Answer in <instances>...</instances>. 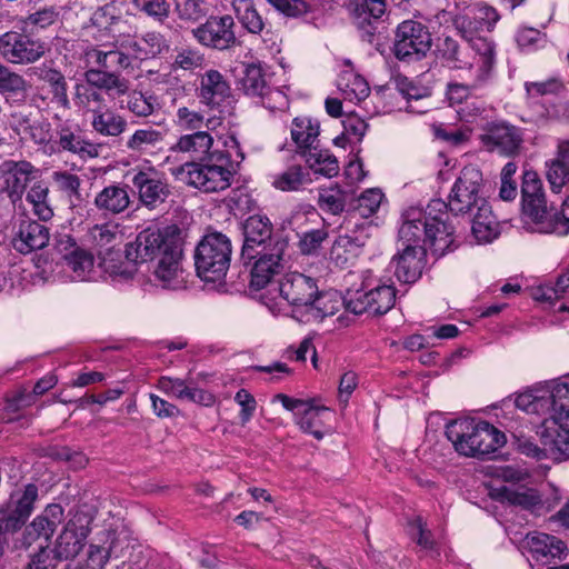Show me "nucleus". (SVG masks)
Listing matches in <instances>:
<instances>
[{
  "instance_id": "1",
  "label": "nucleus",
  "mask_w": 569,
  "mask_h": 569,
  "mask_svg": "<svg viewBox=\"0 0 569 569\" xmlns=\"http://www.w3.org/2000/svg\"><path fill=\"white\" fill-rule=\"evenodd\" d=\"M243 244L240 259L243 264L253 263L250 269V287L263 289L274 274L284 269V256L289 242L286 237L273 232V224L264 214L249 216L241 224Z\"/></svg>"
},
{
  "instance_id": "2",
  "label": "nucleus",
  "mask_w": 569,
  "mask_h": 569,
  "mask_svg": "<svg viewBox=\"0 0 569 569\" xmlns=\"http://www.w3.org/2000/svg\"><path fill=\"white\" fill-rule=\"evenodd\" d=\"M124 258V263L136 269L138 263L158 258L154 276L161 287L176 290L183 286L182 242L177 227L142 230L134 241L127 243Z\"/></svg>"
},
{
  "instance_id": "3",
  "label": "nucleus",
  "mask_w": 569,
  "mask_h": 569,
  "mask_svg": "<svg viewBox=\"0 0 569 569\" xmlns=\"http://www.w3.org/2000/svg\"><path fill=\"white\" fill-rule=\"evenodd\" d=\"M446 436L456 451L466 457L482 459L496 452L506 442V436L487 421L458 419L446 426Z\"/></svg>"
},
{
  "instance_id": "4",
  "label": "nucleus",
  "mask_w": 569,
  "mask_h": 569,
  "mask_svg": "<svg viewBox=\"0 0 569 569\" xmlns=\"http://www.w3.org/2000/svg\"><path fill=\"white\" fill-rule=\"evenodd\" d=\"M231 253V241L226 234L218 231L207 233L194 251L197 274L206 282L221 281L229 270Z\"/></svg>"
},
{
  "instance_id": "5",
  "label": "nucleus",
  "mask_w": 569,
  "mask_h": 569,
  "mask_svg": "<svg viewBox=\"0 0 569 569\" xmlns=\"http://www.w3.org/2000/svg\"><path fill=\"white\" fill-rule=\"evenodd\" d=\"M187 183L203 192H219L231 186L237 173L229 154L212 152L202 162L186 163Z\"/></svg>"
},
{
  "instance_id": "6",
  "label": "nucleus",
  "mask_w": 569,
  "mask_h": 569,
  "mask_svg": "<svg viewBox=\"0 0 569 569\" xmlns=\"http://www.w3.org/2000/svg\"><path fill=\"white\" fill-rule=\"evenodd\" d=\"M518 409L527 413H543L551 411L550 418L565 420V426H569L568 413H563L569 408V385L558 383L551 390L529 389L519 393L515 399Z\"/></svg>"
},
{
  "instance_id": "7",
  "label": "nucleus",
  "mask_w": 569,
  "mask_h": 569,
  "mask_svg": "<svg viewBox=\"0 0 569 569\" xmlns=\"http://www.w3.org/2000/svg\"><path fill=\"white\" fill-rule=\"evenodd\" d=\"M118 226L102 223L93 226L89 231L91 242L98 249L100 267L112 277H121L124 280L132 279L137 272L133 264L121 260L120 250H114L118 238Z\"/></svg>"
},
{
  "instance_id": "8",
  "label": "nucleus",
  "mask_w": 569,
  "mask_h": 569,
  "mask_svg": "<svg viewBox=\"0 0 569 569\" xmlns=\"http://www.w3.org/2000/svg\"><path fill=\"white\" fill-rule=\"evenodd\" d=\"M49 50L48 43L32 32L7 31L0 34V54L12 64H31L39 61Z\"/></svg>"
},
{
  "instance_id": "9",
  "label": "nucleus",
  "mask_w": 569,
  "mask_h": 569,
  "mask_svg": "<svg viewBox=\"0 0 569 569\" xmlns=\"http://www.w3.org/2000/svg\"><path fill=\"white\" fill-rule=\"evenodd\" d=\"M432 44L427 26L416 20H405L396 29L393 53L400 61H418L426 57Z\"/></svg>"
},
{
  "instance_id": "10",
  "label": "nucleus",
  "mask_w": 569,
  "mask_h": 569,
  "mask_svg": "<svg viewBox=\"0 0 569 569\" xmlns=\"http://www.w3.org/2000/svg\"><path fill=\"white\" fill-rule=\"evenodd\" d=\"M483 178L482 172L475 166H466L456 180L449 202L448 211L455 214L472 213L482 202L487 200L480 196Z\"/></svg>"
},
{
  "instance_id": "11",
  "label": "nucleus",
  "mask_w": 569,
  "mask_h": 569,
  "mask_svg": "<svg viewBox=\"0 0 569 569\" xmlns=\"http://www.w3.org/2000/svg\"><path fill=\"white\" fill-rule=\"evenodd\" d=\"M521 207L523 214L538 226L539 231L546 232L547 222L556 208L548 206L542 181L536 171L527 170L522 174Z\"/></svg>"
},
{
  "instance_id": "12",
  "label": "nucleus",
  "mask_w": 569,
  "mask_h": 569,
  "mask_svg": "<svg viewBox=\"0 0 569 569\" xmlns=\"http://www.w3.org/2000/svg\"><path fill=\"white\" fill-rule=\"evenodd\" d=\"M396 302V288L389 284L378 286L371 290H348L342 298L346 310L355 315H386Z\"/></svg>"
},
{
  "instance_id": "13",
  "label": "nucleus",
  "mask_w": 569,
  "mask_h": 569,
  "mask_svg": "<svg viewBox=\"0 0 569 569\" xmlns=\"http://www.w3.org/2000/svg\"><path fill=\"white\" fill-rule=\"evenodd\" d=\"M479 139L489 152L512 158L520 153L523 133L520 128L508 121L495 120L486 123Z\"/></svg>"
},
{
  "instance_id": "14",
  "label": "nucleus",
  "mask_w": 569,
  "mask_h": 569,
  "mask_svg": "<svg viewBox=\"0 0 569 569\" xmlns=\"http://www.w3.org/2000/svg\"><path fill=\"white\" fill-rule=\"evenodd\" d=\"M234 27L230 14L210 16L206 22L192 30V36L201 46L223 51L239 43Z\"/></svg>"
},
{
  "instance_id": "15",
  "label": "nucleus",
  "mask_w": 569,
  "mask_h": 569,
  "mask_svg": "<svg viewBox=\"0 0 569 569\" xmlns=\"http://www.w3.org/2000/svg\"><path fill=\"white\" fill-rule=\"evenodd\" d=\"M431 201H439L442 206L438 213H432L435 220L429 221L427 229L426 242L429 246L431 253L436 258H441L448 252L455 251L459 247L456 236V229L450 221L447 202L441 199H432Z\"/></svg>"
},
{
  "instance_id": "16",
  "label": "nucleus",
  "mask_w": 569,
  "mask_h": 569,
  "mask_svg": "<svg viewBox=\"0 0 569 569\" xmlns=\"http://www.w3.org/2000/svg\"><path fill=\"white\" fill-rule=\"evenodd\" d=\"M497 496L501 501H506L512 506L530 511L535 516H545L552 511L560 502V495L555 491L552 498L542 499L539 491L535 488L525 486L519 487H501L497 491Z\"/></svg>"
},
{
  "instance_id": "17",
  "label": "nucleus",
  "mask_w": 569,
  "mask_h": 569,
  "mask_svg": "<svg viewBox=\"0 0 569 569\" xmlns=\"http://www.w3.org/2000/svg\"><path fill=\"white\" fill-rule=\"evenodd\" d=\"M439 201H430L425 210L410 209L405 213V220L401 224L398 237L402 247L427 246V229L432 227L429 221L435 220L430 217L441 210Z\"/></svg>"
},
{
  "instance_id": "18",
  "label": "nucleus",
  "mask_w": 569,
  "mask_h": 569,
  "mask_svg": "<svg viewBox=\"0 0 569 569\" xmlns=\"http://www.w3.org/2000/svg\"><path fill=\"white\" fill-rule=\"evenodd\" d=\"M90 532L89 520L84 515H76L64 526L50 549L56 559L61 562L74 558L83 548Z\"/></svg>"
},
{
  "instance_id": "19",
  "label": "nucleus",
  "mask_w": 569,
  "mask_h": 569,
  "mask_svg": "<svg viewBox=\"0 0 569 569\" xmlns=\"http://www.w3.org/2000/svg\"><path fill=\"white\" fill-rule=\"evenodd\" d=\"M141 204L152 210L164 203L171 194L170 187L161 173L153 168L139 170L131 179Z\"/></svg>"
},
{
  "instance_id": "20",
  "label": "nucleus",
  "mask_w": 569,
  "mask_h": 569,
  "mask_svg": "<svg viewBox=\"0 0 569 569\" xmlns=\"http://www.w3.org/2000/svg\"><path fill=\"white\" fill-rule=\"evenodd\" d=\"M53 144L60 151L77 154L82 159L96 158L99 154L98 147L82 137L80 126L72 120H61L53 131Z\"/></svg>"
},
{
  "instance_id": "21",
  "label": "nucleus",
  "mask_w": 569,
  "mask_h": 569,
  "mask_svg": "<svg viewBox=\"0 0 569 569\" xmlns=\"http://www.w3.org/2000/svg\"><path fill=\"white\" fill-rule=\"evenodd\" d=\"M38 169L27 160H6L0 164L3 191L16 202L22 198L27 186L36 178Z\"/></svg>"
},
{
  "instance_id": "22",
  "label": "nucleus",
  "mask_w": 569,
  "mask_h": 569,
  "mask_svg": "<svg viewBox=\"0 0 569 569\" xmlns=\"http://www.w3.org/2000/svg\"><path fill=\"white\" fill-rule=\"evenodd\" d=\"M500 19L497 10L485 3H476L465 13L452 17V24L461 37L475 36L480 31H491Z\"/></svg>"
},
{
  "instance_id": "23",
  "label": "nucleus",
  "mask_w": 569,
  "mask_h": 569,
  "mask_svg": "<svg viewBox=\"0 0 569 569\" xmlns=\"http://www.w3.org/2000/svg\"><path fill=\"white\" fill-rule=\"evenodd\" d=\"M196 92L200 103L210 109H219L232 98L228 80L216 69H210L200 77Z\"/></svg>"
},
{
  "instance_id": "24",
  "label": "nucleus",
  "mask_w": 569,
  "mask_h": 569,
  "mask_svg": "<svg viewBox=\"0 0 569 569\" xmlns=\"http://www.w3.org/2000/svg\"><path fill=\"white\" fill-rule=\"evenodd\" d=\"M281 297L296 308H306L318 293L317 280L300 272H289L279 282Z\"/></svg>"
},
{
  "instance_id": "25",
  "label": "nucleus",
  "mask_w": 569,
  "mask_h": 569,
  "mask_svg": "<svg viewBox=\"0 0 569 569\" xmlns=\"http://www.w3.org/2000/svg\"><path fill=\"white\" fill-rule=\"evenodd\" d=\"M63 519V508L58 503L46 507L41 515L37 516L22 533V546L29 548L37 540L48 542Z\"/></svg>"
},
{
  "instance_id": "26",
  "label": "nucleus",
  "mask_w": 569,
  "mask_h": 569,
  "mask_svg": "<svg viewBox=\"0 0 569 569\" xmlns=\"http://www.w3.org/2000/svg\"><path fill=\"white\" fill-rule=\"evenodd\" d=\"M50 240L49 228L36 220L23 219L12 238V247L21 254H29L48 246Z\"/></svg>"
},
{
  "instance_id": "27",
  "label": "nucleus",
  "mask_w": 569,
  "mask_h": 569,
  "mask_svg": "<svg viewBox=\"0 0 569 569\" xmlns=\"http://www.w3.org/2000/svg\"><path fill=\"white\" fill-rule=\"evenodd\" d=\"M563 413H568L569 408ZM540 442L552 455H561L569 458V426H565V420L560 421L557 417L545 419L537 429Z\"/></svg>"
},
{
  "instance_id": "28",
  "label": "nucleus",
  "mask_w": 569,
  "mask_h": 569,
  "mask_svg": "<svg viewBox=\"0 0 569 569\" xmlns=\"http://www.w3.org/2000/svg\"><path fill=\"white\" fill-rule=\"evenodd\" d=\"M426 254L425 246L403 247L401 252L392 259V263H396L395 276L397 279L403 283L416 282L421 277Z\"/></svg>"
},
{
  "instance_id": "29",
  "label": "nucleus",
  "mask_w": 569,
  "mask_h": 569,
  "mask_svg": "<svg viewBox=\"0 0 569 569\" xmlns=\"http://www.w3.org/2000/svg\"><path fill=\"white\" fill-rule=\"evenodd\" d=\"M241 90L246 96L260 98L266 104L264 99L271 94H279L266 80V72L260 61L243 63L242 77L240 79Z\"/></svg>"
},
{
  "instance_id": "30",
  "label": "nucleus",
  "mask_w": 569,
  "mask_h": 569,
  "mask_svg": "<svg viewBox=\"0 0 569 569\" xmlns=\"http://www.w3.org/2000/svg\"><path fill=\"white\" fill-rule=\"evenodd\" d=\"M93 203L103 216L120 214L131 203L129 187L120 183L107 186L96 194Z\"/></svg>"
},
{
  "instance_id": "31",
  "label": "nucleus",
  "mask_w": 569,
  "mask_h": 569,
  "mask_svg": "<svg viewBox=\"0 0 569 569\" xmlns=\"http://www.w3.org/2000/svg\"><path fill=\"white\" fill-rule=\"evenodd\" d=\"M387 9V0H362L353 9V23L361 32V38L371 42L376 27L371 19H380Z\"/></svg>"
},
{
  "instance_id": "32",
  "label": "nucleus",
  "mask_w": 569,
  "mask_h": 569,
  "mask_svg": "<svg viewBox=\"0 0 569 569\" xmlns=\"http://www.w3.org/2000/svg\"><path fill=\"white\" fill-rule=\"evenodd\" d=\"M83 77L90 87L102 90L109 96L121 97L130 89V81L118 70L88 69Z\"/></svg>"
},
{
  "instance_id": "33",
  "label": "nucleus",
  "mask_w": 569,
  "mask_h": 569,
  "mask_svg": "<svg viewBox=\"0 0 569 569\" xmlns=\"http://www.w3.org/2000/svg\"><path fill=\"white\" fill-rule=\"evenodd\" d=\"M527 545L532 557L542 562L561 558L567 551V546L561 539L543 532L527 535Z\"/></svg>"
},
{
  "instance_id": "34",
  "label": "nucleus",
  "mask_w": 569,
  "mask_h": 569,
  "mask_svg": "<svg viewBox=\"0 0 569 569\" xmlns=\"http://www.w3.org/2000/svg\"><path fill=\"white\" fill-rule=\"evenodd\" d=\"M437 57L451 70L470 69L473 66L467 48H462L459 41L450 36L438 39Z\"/></svg>"
},
{
  "instance_id": "35",
  "label": "nucleus",
  "mask_w": 569,
  "mask_h": 569,
  "mask_svg": "<svg viewBox=\"0 0 569 569\" xmlns=\"http://www.w3.org/2000/svg\"><path fill=\"white\" fill-rule=\"evenodd\" d=\"M91 127L94 132L103 137H118L127 128L126 119L107 106L91 109Z\"/></svg>"
},
{
  "instance_id": "36",
  "label": "nucleus",
  "mask_w": 569,
  "mask_h": 569,
  "mask_svg": "<svg viewBox=\"0 0 569 569\" xmlns=\"http://www.w3.org/2000/svg\"><path fill=\"white\" fill-rule=\"evenodd\" d=\"M213 138L208 131H194L193 133L181 136L172 150L190 153L193 158L202 161L212 153Z\"/></svg>"
},
{
  "instance_id": "37",
  "label": "nucleus",
  "mask_w": 569,
  "mask_h": 569,
  "mask_svg": "<svg viewBox=\"0 0 569 569\" xmlns=\"http://www.w3.org/2000/svg\"><path fill=\"white\" fill-rule=\"evenodd\" d=\"M461 38L465 39L469 43L470 48L480 56L481 62L477 74L479 76L480 82H488L491 78V72L496 63L495 43L487 38L477 37L476 34Z\"/></svg>"
},
{
  "instance_id": "38",
  "label": "nucleus",
  "mask_w": 569,
  "mask_h": 569,
  "mask_svg": "<svg viewBox=\"0 0 569 569\" xmlns=\"http://www.w3.org/2000/svg\"><path fill=\"white\" fill-rule=\"evenodd\" d=\"M298 153L315 173L332 178L339 172L338 160L329 150L318 149L317 146H312L308 150L298 151Z\"/></svg>"
},
{
  "instance_id": "39",
  "label": "nucleus",
  "mask_w": 569,
  "mask_h": 569,
  "mask_svg": "<svg viewBox=\"0 0 569 569\" xmlns=\"http://www.w3.org/2000/svg\"><path fill=\"white\" fill-rule=\"evenodd\" d=\"M472 233L479 242H490L499 234V223L492 214L488 201L477 208L472 219Z\"/></svg>"
},
{
  "instance_id": "40",
  "label": "nucleus",
  "mask_w": 569,
  "mask_h": 569,
  "mask_svg": "<svg viewBox=\"0 0 569 569\" xmlns=\"http://www.w3.org/2000/svg\"><path fill=\"white\" fill-rule=\"evenodd\" d=\"M39 79L48 84L52 102L67 110L71 108L68 96V82L60 70L43 67L40 69Z\"/></svg>"
},
{
  "instance_id": "41",
  "label": "nucleus",
  "mask_w": 569,
  "mask_h": 569,
  "mask_svg": "<svg viewBox=\"0 0 569 569\" xmlns=\"http://www.w3.org/2000/svg\"><path fill=\"white\" fill-rule=\"evenodd\" d=\"M0 93L14 102H24L28 96V82L26 79L1 62Z\"/></svg>"
},
{
  "instance_id": "42",
  "label": "nucleus",
  "mask_w": 569,
  "mask_h": 569,
  "mask_svg": "<svg viewBox=\"0 0 569 569\" xmlns=\"http://www.w3.org/2000/svg\"><path fill=\"white\" fill-rule=\"evenodd\" d=\"M350 192L341 189L338 184L320 188L318 192L319 208L331 214H340L349 208Z\"/></svg>"
},
{
  "instance_id": "43",
  "label": "nucleus",
  "mask_w": 569,
  "mask_h": 569,
  "mask_svg": "<svg viewBox=\"0 0 569 569\" xmlns=\"http://www.w3.org/2000/svg\"><path fill=\"white\" fill-rule=\"evenodd\" d=\"M122 4L117 1H110L92 13L90 21L99 30L114 33L122 22Z\"/></svg>"
},
{
  "instance_id": "44",
  "label": "nucleus",
  "mask_w": 569,
  "mask_h": 569,
  "mask_svg": "<svg viewBox=\"0 0 569 569\" xmlns=\"http://www.w3.org/2000/svg\"><path fill=\"white\" fill-rule=\"evenodd\" d=\"M319 133L320 126L317 121H312L307 117H298L293 119L291 138L297 144L298 151L308 150L315 146Z\"/></svg>"
},
{
  "instance_id": "45",
  "label": "nucleus",
  "mask_w": 569,
  "mask_h": 569,
  "mask_svg": "<svg viewBox=\"0 0 569 569\" xmlns=\"http://www.w3.org/2000/svg\"><path fill=\"white\" fill-rule=\"evenodd\" d=\"M311 182L310 173L300 164H292L284 171L273 176L272 186L281 191H298Z\"/></svg>"
},
{
  "instance_id": "46",
  "label": "nucleus",
  "mask_w": 569,
  "mask_h": 569,
  "mask_svg": "<svg viewBox=\"0 0 569 569\" xmlns=\"http://www.w3.org/2000/svg\"><path fill=\"white\" fill-rule=\"evenodd\" d=\"M383 193L379 189H368L359 197L353 198L350 193V202L347 211L351 217L359 216L360 218H369L377 212Z\"/></svg>"
},
{
  "instance_id": "47",
  "label": "nucleus",
  "mask_w": 569,
  "mask_h": 569,
  "mask_svg": "<svg viewBox=\"0 0 569 569\" xmlns=\"http://www.w3.org/2000/svg\"><path fill=\"white\" fill-rule=\"evenodd\" d=\"M340 309V300L336 291H320L305 308L306 313L315 319H323L328 316L336 315Z\"/></svg>"
},
{
  "instance_id": "48",
  "label": "nucleus",
  "mask_w": 569,
  "mask_h": 569,
  "mask_svg": "<svg viewBox=\"0 0 569 569\" xmlns=\"http://www.w3.org/2000/svg\"><path fill=\"white\" fill-rule=\"evenodd\" d=\"M397 89L400 94L407 100V111L415 113H425L428 110V106H413L412 102H420L429 99L431 91L429 88L416 86L407 78H398L396 80Z\"/></svg>"
},
{
  "instance_id": "49",
  "label": "nucleus",
  "mask_w": 569,
  "mask_h": 569,
  "mask_svg": "<svg viewBox=\"0 0 569 569\" xmlns=\"http://www.w3.org/2000/svg\"><path fill=\"white\" fill-rule=\"evenodd\" d=\"M37 499L38 487L33 483H28L23 488L14 490L6 506L28 520L33 511Z\"/></svg>"
},
{
  "instance_id": "50",
  "label": "nucleus",
  "mask_w": 569,
  "mask_h": 569,
  "mask_svg": "<svg viewBox=\"0 0 569 569\" xmlns=\"http://www.w3.org/2000/svg\"><path fill=\"white\" fill-rule=\"evenodd\" d=\"M329 412V409L325 406H315L312 401L308 400L306 406L298 413V425L303 432L311 433L316 439L323 438V431L321 430V415Z\"/></svg>"
},
{
  "instance_id": "51",
  "label": "nucleus",
  "mask_w": 569,
  "mask_h": 569,
  "mask_svg": "<svg viewBox=\"0 0 569 569\" xmlns=\"http://www.w3.org/2000/svg\"><path fill=\"white\" fill-rule=\"evenodd\" d=\"M49 188L40 181L34 183L27 193V201L32 206L33 213L42 221L53 217V210L48 200Z\"/></svg>"
},
{
  "instance_id": "52",
  "label": "nucleus",
  "mask_w": 569,
  "mask_h": 569,
  "mask_svg": "<svg viewBox=\"0 0 569 569\" xmlns=\"http://www.w3.org/2000/svg\"><path fill=\"white\" fill-rule=\"evenodd\" d=\"M67 241L70 242L73 249L64 254V260L78 278L84 279L87 273L93 268V256L87 250L79 248L72 238L68 237Z\"/></svg>"
},
{
  "instance_id": "53",
  "label": "nucleus",
  "mask_w": 569,
  "mask_h": 569,
  "mask_svg": "<svg viewBox=\"0 0 569 569\" xmlns=\"http://www.w3.org/2000/svg\"><path fill=\"white\" fill-rule=\"evenodd\" d=\"M338 88L343 92L345 99L362 101L370 92L368 82L353 72H346L338 82Z\"/></svg>"
},
{
  "instance_id": "54",
  "label": "nucleus",
  "mask_w": 569,
  "mask_h": 569,
  "mask_svg": "<svg viewBox=\"0 0 569 569\" xmlns=\"http://www.w3.org/2000/svg\"><path fill=\"white\" fill-rule=\"evenodd\" d=\"M243 6H234V11L238 21L251 34H260L264 27L266 22L262 16L258 12L253 3L244 2Z\"/></svg>"
},
{
  "instance_id": "55",
  "label": "nucleus",
  "mask_w": 569,
  "mask_h": 569,
  "mask_svg": "<svg viewBox=\"0 0 569 569\" xmlns=\"http://www.w3.org/2000/svg\"><path fill=\"white\" fill-rule=\"evenodd\" d=\"M58 17L59 12L56 7L49 6L29 13L20 20V23L24 31H29L34 34L36 30L46 29L56 23Z\"/></svg>"
},
{
  "instance_id": "56",
  "label": "nucleus",
  "mask_w": 569,
  "mask_h": 569,
  "mask_svg": "<svg viewBox=\"0 0 569 569\" xmlns=\"http://www.w3.org/2000/svg\"><path fill=\"white\" fill-rule=\"evenodd\" d=\"M174 13L184 22L194 23L208 13L207 0H173Z\"/></svg>"
},
{
  "instance_id": "57",
  "label": "nucleus",
  "mask_w": 569,
  "mask_h": 569,
  "mask_svg": "<svg viewBox=\"0 0 569 569\" xmlns=\"http://www.w3.org/2000/svg\"><path fill=\"white\" fill-rule=\"evenodd\" d=\"M132 2L140 12L160 24H163L170 17L168 0H132Z\"/></svg>"
},
{
  "instance_id": "58",
  "label": "nucleus",
  "mask_w": 569,
  "mask_h": 569,
  "mask_svg": "<svg viewBox=\"0 0 569 569\" xmlns=\"http://www.w3.org/2000/svg\"><path fill=\"white\" fill-rule=\"evenodd\" d=\"M487 82H480L477 74L470 84L456 81L448 82L446 89V98L450 106L461 104L467 101L473 91L483 87Z\"/></svg>"
},
{
  "instance_id": "59",
  "label": "nucleus",
  "mask_w": 569,
  "mask_h": 569,
  "mask_svg": "<svg viewBox=\"0 0 569 569\" xmlns=\"http://www.w3.org/2000/svg\"><path fill=\"white\" fill-rule=\"evenodd\" d=\"M74 102L78 107L87 108L90 112L93 108H103L106 106L99 90L90 87L88 83H76Z\"/></svg>"
},
{
  "instance_id": "60",
  "label": "nucleus",
  "mask_w": 569,
  "mask_h": 569,
  "mask_svg": "<svg viewBox=\"0 0 569 569\" xmlns=\"http://www.w3.org/2000/svg\"><path fill=\"white\" fill-rule=\"evenodd\" d=\"M162 140V133L152 128L139 129L128 139L126 146L131 151L142 152L149 147H154Z\"/></svg>"
},
{
  "instance_id": "61",
  "label": "nucleus",
  "mask_w": 569,
  "mask_h": 569,
  "mask_svg": "<svg viewBox=\"0 0 569 569\" xmlns=\"http://www.w3.org/2000/svg\"><path fill=\"white\" fill-rule=\"evenodd\" d=\"M227 207L237 217L254 211L258 204L244 189H236L227 198Z\"/></svg>"
},
{
  "instance_id": "62",
  "label": "nucleus",
  "mask_w": 569,
  "mask_h": 569,
  "mask_svg": "<svg viewBox=\"0 0 569 569\" xmlns=\"http://www.w3.org/2000/svg\"><path fill=\"white\" fill-rule=\"evenodd\" d=\"M53 178L54 181L58 183L59 189L69 197L70 202L72 204L82 201V197L80 193L81 179L77 174L67 171L54 172Z\"/></svg>"
},
{
  "instance_id": "63",
  "label": "nucleus",
  "mask_w": 569,
  "mask_h": 569,
  "mask_svg": "<svg viewBox=\"0 0 569 569\" xmlns=\"http://www.w3.org/2000/svg\"><path fill=\"white\" fill-rule=\"evenodd\" d=\"M111 547L90 545L87 551V558L77 566L81 569H103L109 561Z\"/></svg>"
},
{
  "instance_id": "64",
  "label": "nucleus",
  "mask_w": 569,
  "mask_h": 569,
  "mask_svg": "<svg viewBox=\"0 0 569 569\" xmlns=\"http://www.w3.org/2000/svg\"><path fill=\"white\" fill-rule=\"evenodd\" d=\"M545 233H556L561 237L569 233V197L563 201L561 210L556 209L552 212Z\"/></svg>"
}]
</instances>
